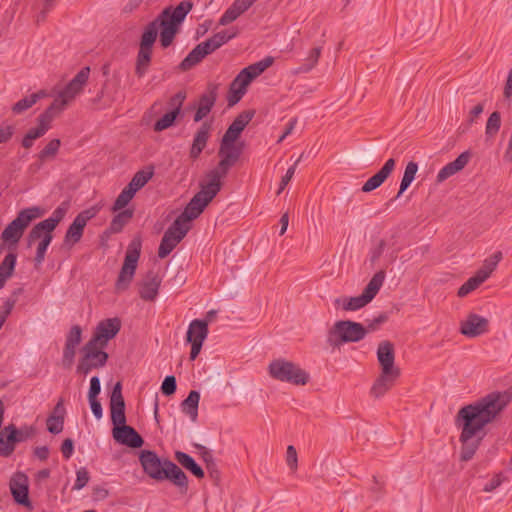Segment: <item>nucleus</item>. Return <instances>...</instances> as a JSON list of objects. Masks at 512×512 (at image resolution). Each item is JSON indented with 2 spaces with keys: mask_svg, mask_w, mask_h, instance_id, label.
Masks as SVG:
<instances>
[{
  "mask_svg": "<svg viewBox=\"0 0 512 512\" xmlns=\"http://www.w3.org/2000/svg\"><path fill=\"white\" fill-rule=\"evenodd\" d=\"M243 152V143L220 142L218 155L220 161L214 168L222 175L227 176L229 170L238 162Z\"/></svg>",
  "mask_w": 512,
  "mask_h": 512,
  "instance_id": "14",
  "label": "nucleus"
},
{
  "mask_svg": "<svg viewBox=\"0 0 512 512\" xmlns=\"http://www.w3.org/2000/svg\"><path fill=\"white\" fill-rule=\"evenodd\" d=\"M44 211L38 206L22 209L2 231L1 240L8 249L15 250L30 223L43 215Z\"/></svg>",
  "mask_w": 512,
  "mask_h": 512,
  "instance_id": "6",
  "label": "nucleus"
},
{
  "mask_svg": "<svg viewBox=\"0 0 512 512\" xmlns=\"http://www.w3.org/2000/svg\"><path fill=\"white\" fill-rule=\"evenodd\" d=\"M141 248V237H134L127 247L124 262L115 283V289L117 292L125 291L130 286L137 269Z\"/></svg>",
  "mask_w": 512,
  "mask_h": 512,
  "instance_id": "9",
  "label": "nucleus"
},
{
  "mask_svg": "<svg viewBox=\"0 0 512 512\" xmlns=\"http://www.w3.org/2000/svg\"><path fill=\"white\" fill-rule=\"evenodd\" d=\"M49 130L37 123L36 127L30 128L21 140V146L24 149H30L34 145V141L43 137Z\"/></svg>",
  "mask_w": 512,
  "mask_h": 512,
  "instance_id": "40",
  "label": "nucleus"
},
{
  "mask_svg": "<svg viewBox=\"0 0 512 512\" xmlns=\"http://www.w3.org/2000/svg\"><path fill=\"white\" fill-rule=\"evenodd\" d=\"M210 130L211 125L208 122H204L195 133L189 151V157L192 160H197L200 157L202 151L205 149L210 136Z\"/></svg>",
  "mask_w": 512,
  "mask_h": 512,
  "instance_id": "29",
  "label": "nucleus"
},
{
  "mask_svg": "<svg viewBox=\"0 0 512 512\" xmlns=\"http://www.w3.org/2000/svg\"><path fill=\"white\" fill-rule=\"evenodd\" d=\"M418 171V164L414 161L408 162V164L405 167L403 177L400 182V187L397 195L392 198L388 203L387 206L390 205V203L394 202L396 199H398L411 185L413 180L415 179V175Z\"/></svg>",
  "mask_w": 512,
  "mask_h": 512,
  "instance_id": "37",
  "label": "nucleus"
},
{
  "mask_svg": "<svg viewBox=\"0 0 512 512\" xmlns=\"http://www.w3.org/2000/svg\"><path fill=\"white\" fill-rule=\"evenodd\" d=\"M175 459L189 472H191L198 479H202L205 475L202 467L195 461V459L182 451L175 452Z\"/></svg>",
  "mask_w": 512,
  "mask_h": 512,
  "instance_id": "36",
  "label": "nucleus"
},
{
  "mask_svg": "<svg viewBox=\"0 0 512 512\" xmlns=\"http://www.w3.org/2000/svg\"><path fill=\"white\" fill-rule=\"evenodd\" d=\"M470 158V151L462 152L454 161L449 162L440 169L436 177L437 182L441 183L461 171L469 163Z\"/></svg>",
  "mask_w": 512,
  "mask_h": 512,
  "instance_id": "27",
  "label": "nucleus"
},
{
  "mask_svg": "<svg viewBox=\"0 0 512 512\" xmlns=\"http://www.w3.org/2000/svg\"><path fill=\"white\" fill-rule=\"evenodd\" d=\"M199 401L200 393L197 390H191L180 404L181 411L189 416L192 422L197 421Z\"/></svg>",
  "mask_w": 512,
  "mask_h": 512,
  "instance_id": "33",
  "label": "nucleus"
},
{
  "mask_svg": "<svg viewBox=\"0 0 512 512\" xmlns=\"http://www.w3.org/2000/svg\"><path fill=\"white\" fill-rule=\"evenodd\" d=\"M185 99L186 93L179 91L170 98L168 105L171 107V110H177V113H180Z\"/></svg>",
  "mask_w": 512,
  "mask_h": 512,
  "instance_id": "57",
  "label": "nucleus"
},
{
  "mask_svg": "<svg viewBox=\"0 0 512 512\" xmlns=\"http://www.w3.org/2000/svg\"><path fill=\"white\" fill-rule=\"evenodd\" d=\"M126 404L122 395V383L116 382L110 394V419L113 425L114 440L129 448L137 449L144 445L143 437L130 425H127Z\"/></svg>",
  "mask_w": 512,
  "mask_h": 512,
  "instance_id": "3",
  "label": "nucleus"
},
{
  "mask_svg": "<svg viewBox=\"0 0 512 512\" xmlns=\"http://www.w3.org/2000/svg\"><path fill=\"white\" fill-rule=\"evenodd\" d=\"M367 333L366 327L359 322L339 320L328 331L327 342L335 348L341 344L359 342L365 338Z\"/></svg>",
  "mask_w": 512,
  "mask_h": 512,
  "instance_id": "7",
  "label": "nucleus"
},
{
  "mask_svg": "<svg viewBox=\"0 0 512 512\" xmlns=\"http://www.w3.org/2000/svg\"><path fill=\"white\" fill-rule=\"evenodd\" d=\"M82 340V328L73 325L66 335L65 344L77 347Z\"/></svg>",
  "mask_w": 512,
  "mask_h": 512,
  "instance_id": "53",
  "label": "nucleus"
},
{
  "mask_svg": "<svg viewBox=\"0 0 512 512\" xmlns=\"http://www.w3.org/2000/svg\"><path fill=\"white\" fill-rule=\"evenodd\" d=\"M274 63V57L266 56L265 58L257 61L245 68H243L237 76L232 80L233 86L240 84V88L247 91L250 83L260 76L266 69L272 66Z\"/></svg>",
  "mask_w": 512,
  "mask_h": 512,
  "instance_id": "16",
  "label": "nucleus"
},
{
  "mask_svg": "<svg viewBox=\"0 0 512 512\" xmlns=\"http://www.w3.org/2000/svg\"><path fill=\"white\" fill-rule=\"evenodd\" d=\"M401 373H395L388 371L385 373L381 370L379 376L374 381L370 394L375 398H380L385 395L395 384Z\"/></svg>",
  "mask_w": 512,
  "mask_h": 512,
  "instance_id": "26",
  "label": "nucleus"
},
{
  "mask_svg": "<svg viewBox=\"0 0 512 512\" xmlns=\"http://www.w3.org/2000/svg\"><path fill=\"white\" fill-rule=\"evenodd\" d=\"M12 431H15V437L18 439L17 444L26 441L35 434V428L33 426L23 425L17 428L14 424H10Z\"/></svg>",
  "mask_w": 512,
  "mask_h": 512,
  "instance_id": "51",
  "label": "nucleus"
},
{
  "mask_svg": "<svg viewBox=\"0 0 512 512\" xmlns=\"http://www.w3.org/2000/svg\"><path fill=\"white\" fill-rule=\"evenodd\" d=\"M487 280V273L480 272L479 270L474 276L470 277L463 283L457 291L458 297H466L468 294L476 290L483 282Z\"/></svg>",
  "mask_w": 512,
  "mask_h": 512,
  "instance_id": "38",
  "label": "nucleus"
},
{
  "mask_svg": "<svg viewBox=\"0 0 512 512\" xmlns=\"http://www.w3.org/2000/svg\"><path fill=\"white\" fill-rule=\"evenodd\" d=\"M90 480V474L86 467H80L76 471V480L73 485V490L83 489Z\"/></svg>",
  "mask_w": 512,
  "mask_h": 512,
  "instance_id": "54",
  "label": "nucleus"
},
{
  "mask_svg": "<svg viewBox=\"0 0 512 512\" xmlns=\"http://www.w3.org/2000/svg\"><path fill=\"white\" fill-rule=\"evenodd\" d=\"M9 488L16 504L30 510L33 508L29 498V478L24 472L17 471L11 476Z\"/></svg>",
  "mask_w": 512,
  "mask_h": 512,
  "instance_id": "15",
  "label": "nucleus"
},
{
  "mask_svg": "<svg viewBox=\"0 0 512 512\" xmlns=\"http://www.w3.org/2000/svg\"><path fill=\"white\" fill-rule=\"evenodd\" d=\"M192 203H188L183 212L174 220L179 221L180 225H189V222L198 218L202 213Z\"/></svg>",
  "mask_w": 512,
  "mask_h": 512,
  "instance_id": "48",
  "label": "nucleus"
},
{
  "mask_svg": "<svg viewBox=\"0 0 512 512\" xmlns=\"http://www.w3.org/2000/svg\"><path fill=\"white\" fill-rule=\"evenodd\" d=\"M17 254L9 252L0 263V276L8 280L15 271Z\"/></svg>",
  "mask_w": 512,
  "mask_h": 512,
  "instance_id": "43",
  "label": "nucleus"
},
{
  "mask_svg": "<svg viewBox=\"0 0 512 512\" xmlns=\"http://www.w3.org/2000/svg\"><path fill=\"white\" fill-rule=\"evenodd\" d=\"M384 279L385 272L380 270L373 275L361 295L356 297L337 298L334 304L339 305L342 303V308L345 311H357L366 306L375 298L383 285Z\"/></svg>",
  "mask_w": 512,
  "mask_h": 512,
  "instance_id": "10",
  "label": "nucleus"
},
{
  "mask_svg": "<svg viewBox=\"0 0 512 512\" xmlns=\"http://www.w3.org/2000/svg\"><path fill=\"white\" fill-rule=\"evenodd\" d=\"M139 462L143 472L155 481L167 480L179 488L181 493L188 490V477L185 472L168 458H160L155 451L142 450Z\"/></svg>",
  "mask_w": 512,
  "mask_h": 512,
  "instance_id": "4",
  "label": "nucleus"
},
{
  "mask_svg": "<svg viewBox=\"0 0 512 512\" xmlns=\"http://www.w3.org/2000/svg\"><path fill=\"white\" fill-rule=\"evenodd\" d=\"M179 115L180 113H177V110L168 111L154 123V131L161 132L172 127Z\"/></svg>",
  "mask_w": 512,
  "mask_h": 512,
  "instance_id": "46",
  "label": "nucleus"
},
{
  "mask_svg": "<svg viewBox=\"0 0 512 512\" xmlns=\"http://www.w3.org/2000/svg\"><path fill=\"white\" fill-rule=\"evenodd\" d=\"M162 283V278L158 273L150 270L147 272L143 281L139 284V296L144 301H154Z\"/></svg>",
  "mask_w": 512,
  "mask_h": 512,
  "instance_id": "23",
  "label": "nucleus"
},
{
  "mask_svg": "<svg viewBox=\"0 0 512 512\" xmlns=\"http://www.w3.org/2000/svg\"><path fill=\"white\" fill-rule=\"evenodd\" d=\"M101 392V382L98 376H93L90 379V386L88 390V399L98 398Z\"/></svg>",
  "mask_w": 512,
  "mask_h": 512,
  "instance_id": "59",
  "label": "nucleus"
},
{
  "mask_svg": "<svg viewBox=\"0 0 512 512\" xmlns=\"http://www.w3.org/2000/svg\"><path fill=\"white\" fill-rule=\"evenodd\" d=\"M377 360L381 370L401 373L395 366V348L394 344L388 340L379 343L377 348Z\"/></svg>",
  "mask_w": 512,
  "mask_h": 512,
  "instance_id": "21",
  "label": "nucleus"
},
{
  "mask_svg": "<svg viewBox=\"0 0 512 512\" xmlns=\"http://www.w3.org/2000/svg\"><path fill=\"white\" fill-rule=\"evenodd\" d=\"M76 354V347L71 345H64L63 348V356H62V364L65 368H70L74 363V358Z\"/></svg>",
  "mask_w": 512,
  "mask_h": 512,
  "instance_id": "56",
  "label": "nucleus"
},
{
  "mask_svg": "<svg viewBox=\"0 0 512 512\" xmlns=\"http://www.w3.org/2000/svg\"><path fill=\"white\" fill-rule=\"evenodd\" d=\"M152 176L153 171L139 170L134 174L131 181L126 186L131 187L133 192L136 194L138 190L143 188L148 183Z\"/></svg>",
  "mask_w": 512,
  "mask_h": 512,
  "instance_id": "44",
  "label": "nucleus"
},
{
  "mask_svg": "<svg viewBox=\"0 0 512 512\" xmlns=\"http://www.w3.org/2000/svg\"><path fill=\"white\" fill-rule=\"evenodd\" d=\"M511 397L506 393L492 392L475 403L462 407L456 417L455 424L461 428L459 440L461 442L460 460H471L478 450L482 437L473 440L485 426L491 423L496 416L509 404Z\"/></svg>",
  "mask_w": 512,
  "mask_h": 512,
  "instance_id": "2",
  "label": "nucleus"
},
{
  "mask_svg": "<svg viewBox=\"0 0 512 512\" xmlns=\"http://www.w3.org/2000/svg\"><path fill=\"white\" fill-rule=\"evenodd\" d=\"M105 348L98 344L88 341L81 349V357L76 367V373L86 376L93 369H98L106 365L109 355L104 351Z\"/></svg>",
  "mask_w": 512,
  "mask_h": 512,
  "instance_id": "11",
  "label": "nucleus"
},
{
  "mask_svg": "<svg viewBox=\"0 0 512 512\" xmlns=\"http://www.w3.org/2000/svg\"><path fill=\"white\" fill-rule=\"evenodd\" d=\"M90 76V67H83L68 84L60 91L59 98L66 101L68 104L73 100L80 92L83 91L84 86L87 84Z\"/></svg>",
  "mask_w": 512,
  "mask_h": 512,
  "instance_id": "19",
  "label": "nucleus"
},
{
  "mask_svg": "<svg viewBox=\"0 0 512 512\" xmlns=\"http://www.w3.org/2000/svg\"><path fill=\"white\" fill-rule=\"evenodd\" d=\"M254 114V110H245L241 112L229 125L221 141L235 143V141L240 137L242 131L254 117Z\"/></svg>",
  "mask_w": 512,
  "mask_h": 512,
  "instance_id": "22",
  "label": "nucleus"
},
{
  "mask_svg": "<svg viewBox=\"0 0 512 512\" xmlns=\"http://www.w3.org/2000/svg\"><path fill=\"white\" fill-rule=\"evenodd\" d=\"M192 8L193 3L190 0L181 1L176 7L168 6L144 27L140 36L134 69V73L139 79L149 71L158 34L160 46L163 49L170 47Z\"/></svg>",
  "mask_w": 512,
  "mask_h": 512,
  "instance_id": "1",
  "label": "nucleus"
},
{
  "mask_svg": "<svg viewBox=\"0 0 512 512\" xmlns=\"http://www.w3.org/2000/svg\"><path fill=\"white\" fill-rule=\"evenodd\" d=\"M190 230V225H180L179 221H174L164 232L158 248V257L166 258L184 239Z\"/></svg>",
  "mask_w": 512,
  "mask_h": 512,
  "instance_id": "13",
  "label": "nucleus"
},
{
  "mask_svg": "<svg viewBox=\"0 0 512 512\" xmlns=\"http://www.w3.org/2000/svg\"><path fill=\"white\" fill-rule=\"evenodd\" d=\"M218 96V85L209 83L207 90L203 93L198 102L197 110L194 114V121L199 122L204 119L212 110Z\"/></svg>",
  "mask_w": 512,
  "mask_h": 512,
  "instance_id": "20",
  "label": "nucleus"
},
{
  "mask_svg": "<svg viewBox=\"0 0 512 512\" xmlns=\"http://www.w3.org/2000/svg\"><path fill=\"white\" fill-rule=\"evenodd\" d=\"M502 258L503 255L501 251L494 252L489 258L485 260L483 268L479 269V271L487 273L488 279L491 273L496 269L497 265L502 260Z\"/></svg>",
  "mask_w": 512,
  "mask_h": 512,
  "instance_id": "50",
  "label": "nucleus"
},
{
  "mask_svg": "<svg viewBox=\"0 0 512 512\" xmlns=\"http://www.w3.org/2000/svg\"><path fill=\"white\" fill-rule=\"evenodd\" d=\"M396 166V161L393 158H389L384 165L380 168L378 172H376L373 176H371L362 186L361 190L365 193H369L377 188H379L390 176V174L394 171Z\"/></svg>",
  "mask_w": 512,
  "mask_h": 512,
  "instance_id": "25",
  "label": "nucleus"
},
{
  "mask_svg": "<svg viewBox=\"0 0 512 512\" xmlns=\"http://www.w3.org/2000/svg\"><path fill=\"white\" fill-rule=\"evenodd\" d=\"M505 480V477L502 473L496 474L491 478V480L485 484L483 491L492 492L497 489Z\"/></svg>",
  "mask_w": 512,
  "mask_h": 512,
  "instance_id": "62",
  "label": "nucleus"
},
{
  "mask_svg": "<svg viewBox=\"0 0 512 512\" xmlns=\"http://www.w3.org/2000/svg\"><path fill=\"white\" fill-rule=\"evenodd\" d=\"M268 372L273 379L296 386L306 385L310 379L308 372L298 364L285 359H275L270 362Z\"/></svg>",
  "mask_w": 512,
  "mask_h": 512,
  "instance_id": "8",
  "label": "nucleus"
},
{
  "mask_svg": "<svg viewBox=\"0 0 512 512\" xmlns=\"http://www.w3.org/2000/svg\"><path fill=\"white\" fill-rule=\"evenodd\" d=\"M69 206L68 201H63L49 218L34 225L28 233L26 238L28 247H31L36 240L40 239L34 258L35 265L43 263L48 247L53 240V231L66 216Z\"/></svg>",
  "mask_w": 512,
  "mask_h": 512,
  "instance_id": "5",
  "label": "nucleus"
},
{
  "mask_svg": "<svg viewBox=\"0 0 512 512\" xmlns=\"http://www.w3.org/2000/svg\"><path fill=\"white\" fill-rule=\"evenodd\" d=\"M208 333L209 329L207 323L200 321V319H194L190 322L186 332V341L204 343Z\"/></svg>",
  "mask_w": 512,
  "mask_h": 512,
  "instance_id": "31",
  "label": "nucleus"
},
{
  "mask_svg": "<svg viewBox=\"0 0 512 512\" xmlns=\"http://www.w3.org/2000/svg\"><path fill=\"white\" fill-rule=\"evenodd\" d=\"M134 210L131 208L120 210L111 220L109 227L105 231L107 234H117L122 232L125 225L133 218Z\"/></svg>",
  "mask_w": 512,
  "mask_h": 512,
  "instance_id": "34",
  "label": "nucleus"
},
{
  "mask_svg": "<svg viewBox=\"0 0 512 512\" xmlns=\"http://www.w3.org/2000/svg\"><path fill=\"white\" fill-rule=\"evenodd\" d=\"M253 4L254 3L251 0H234L233 3L221 15L218 22L219 25L226 26L232 23L242 14L248 11L253 6Z\"/></svg>",
  "mask_w": 512,
  "mask_h": 512,
  "instance_id": "28",
  "label": "nucleus"
},
{
  "mask_svg": "<svg viewBox=\"0 0 512 512\" xmlns=\"http://www.w3.org/2000/svg\"><path fill=\"white\" fill-rule=\"evenodd\" d=\"M47 96L48 93L46 92V90H39L17 101L15 104H13L11 110L15 115L22 114L26 110L31 108L34 104H36L40 99L45 98Z\"/></svg>",
  "mask_w": 512,
  "mask_h": 512,
  "instance_id": "35",
  "label": "nucleus"
},
{
  "mask_svg": "<svg viewBox=\"0 0 512 512\" xmlns=\"http://www.w3.org/2000/svg\"><path fill=\"white\" fill-rule=\"evenodd\" d=\"M100 210L101 205L95 204L79 212L65 233L64 243L70 246L78 243L83 236L88 221L96 217Z\"/></svg>",
  "mask_w": 512,
  "mask_h": 512,
  "instance_id": "12",
  "label": "nucleus"
},
{
  "mask_svg": "<svg viewBox=\"0 0 512 512\" xmlns=\"http://www.w3.org/2000/svg\"><path fill=\"white\" fill-rule=\"evenodd\" d=\"M205 57L201 49L196 45L180 62L178 68L183 72L188 71L199 64Z\"/></svg>",
  "mask_w": 512,
  "mask_h": 512,
  "instance_id": "39",
  "label": "nucleus"
},
{
  "mask_svg": "<svg viewBox=\"0 0 512 512\" xmlns=\"http://www.w3.org/2000/svg\"><path fill=\"white\" fill-rule=\"evenodd\" d=\"M47 430L54 435L62 432L64 426L63 415H49L46 420Z\"/></svg>",
  "mask_w": 512,
  "mask_h": 512,
  "instance_id": "49",
  "label": "nucleus"
},
{
  "mask_svg": "<svg viewBox=\"0 0 512 512\" xmlns=\"http://www.w3.org/2000/svg\"><path fill=\"white\" fill-rule=\"evenodd\" d=\"M120 329L121 320L118 317L106 318L97 324L90 341L106 348L108 342L119 333Z\"/></svg>",
  "mask_w": 512,
  "mask_h": 512,
  "instance_id": "17",
  "label": "nucleus"
},
{
  "mask_svg": "<svg viewBox=\"0 0 512 512\" xmlns=\"http://www.w3.org/2000/svg\"><path fill=\"white\" fill-rule=\"evenodd\" d=\"M501 127V114L498 111H494L488 117L485 127L486 138H494L499 132Z\"/></svg>",
  "mask_w": 512,
  "mask_h": 512,
  "instance_id": "47",
  "label": "nucleus"
},
{
  "mask_svg": "<svg viewBox=\"0 0 512 512\" xmlns=\"http://www.w3.org/2000/svg\"><path fill=\"white\" fill-rule=\"evenodd\" d=\"M61 147V141L58 138L50 140L47 145L37 154L40 164H43L48 159L54 158ZM41 165H39L40 167Z\"/></svg>",
  "mask_w": 512,
  "mask_h": 512,
  "instance_id": "41",
  "label": "nucleus"
},
{
  "mask_svg": "<svg viewBox=\"0 0 512 512\" xmlns=\"http://www.w3.org/2000/svg\"><path fill=\"white\" fill-rule=\"evenodd\" d=\"M322 47H314L310 50L309 55L304 60V62L297 68V73H308L310 72L318 63L319 58L321 56Z\"/></svg>",
  "mask_w": 512,
  "mask_h": 512,
  "instance_id": "42",
  "label": "nucleus"
},
{
  "mask_svg": "<svg viewBox=\"0 0 512 512\" xmlns=\"http://www.w3.org/2000/svg\"><path fill=\"white\" fill-rule=\"evenodd\" d=\"M66 101H63L61 98L55 99L38 117L37 123H40L46 129L50 130L52 127V122L55 117L60 114L65 106Z\"/></svg>",
  "mask_w": 512,
  "mask_h": 512,
  "instance_id": "30",
  "label": "nucleus"
},
{
  "mask_svg": "<svg viewBox=\"0 0 512 512\" xmlns=\"http://www.w3.org/2000/svg\"><path fill=\"white\" fill-rule=\"evenodd\" d=\"M388 321V314L387 313H381L379 314L376 318H374L373 320L369 321L366 329L368 330V333L369 332H374L376 331L380 325L386 323Z\"/></svg>",
  "mask_w": 512,
  "mask_h": 512,
  "instance_id": "61",
  "label": "nucleus"
},
{
  "mask_svg": "<svg viewBox=\"0 0 512 512\" xmlns=\"http://www.w3.org/2000/svg\"><path fill=\"white\" fill-rule=\"evenodd\" d=\"M246 92L247 91L243 90L242 88L236 90L233 86V83H230L227 93L228 107H233L238 102H240Z\"/></svg>",
  "mask_w": 512,
  "mask_h": 512,
  "instance_id": "55",
  "label": "nucleus"
},
{
  "mask_svg": "<svg viewBox=\"0 0 512 512\" xmlns=\"http://www.w3.org/2000/svg\"><path fill=\"white\" fill-rule=\"evenodd\" d=\"M134 196L135 193L133 192V189L131 187L125 186L120 192V194L117 196L116 200L114 201L111 207V211L117 212L124 209L130 203Z\"/></svg>",
  "mask_w": 512,
  "mask_h": 512,
  "instance_id": "45",
  "label": "nucleus"
},
{
  "mask_svg": "<svg viewBox=\"0 0 512 512\" xmlns=\"http://www.w3.org/2000/svg\"><path fill=\"white\" fill-rule=\"evenodd\" d=\"M198 47L201 49V51L203 52V54L205 56H208V55L212 54L214 51H216L217 49H219L217 47V44H215V42L213 41V39L211 37L206 39L205 41L199 43Z\"/></svg>",
  "mask_w": 512,
  "mask_h": 512,
  "instance_id": "64",
  "label": "nucleus"
},
{
  "mask_svg": "<svg viewBox=\"0 0 512 512\" xmlns=\"http://www.w3.org/2000/svg\"><path fill=\"white\" fill-rule=\"evenodd\" d=\"M286 462L288 467L295 471L297 469L298 459H297V451L293 445H289L286 451Z\"/></svg>",
  "mask_w": 512,
  "mask_h": 512,
  "instance_id": "60",
  "label": "nucleus"
},
{
  "mask_svg": "<svg viewBox=\"0 0 512 512\" xmlns=\"http://www.w3.org/2000/svg\"><path fill=\"white\" fill-rule=\"evenodd\" d=\"M15 434L10 424L0 432V456L9 457L14 452L18 440Z\"/></svg>",
  "mask_w": 512,
  "mask_h": 512,
  "instance_id": "32",
  "label": "nucleus"
},
{
  "mask_svg": "<svg viewBox=\"0 0 512 512\" xmlns=\"http://www.w3.org/2000/svg\"><path fill=\"white\" fill-rule=\"evenodd\" d=\"M225 177V175H222L217 170L211 169L206 173L207 181L200 185V191L198 193L211 202L221 191L223 186L222 180Z\"/></svg>",
  "mask_w": 512,
  "mask_h": 512,
  "instance_id": "24",
  "label": "nucleus"
},
{
  "mask_svg": "<svg viewBox=\"0 0 512 512\" xmlns=\"http://www.w3.org/2000/svg\"><path fill=\"white\" fill-rule=\"evenodd\" d=\"M459 331L468 338H475L489 331V321L481 315L469 313L466 319L461 321Z\"/></svg>",
  "mask_w": 512,
  "mask_h": 512,
  "instance_id": "18",
  "label": "nucleus"
},
{
  "mask_svg": "<svg viewBox=\"0 0 512 512\" xmlns=\"http://www.w3.org/2000/svg\"><path fill=\"white\" fill-rule=\"evenodd\" d=\"M160 390L164 396L174 395L177 390L176 377L174 375H167L161 384Z\"/></svg>",
  "mask_w": 512,
  "mask_h": 512,
  "instance_id": "52",
  "label": "nucleus"
},
{
  "mask_svg": "<svg viewBox=\"0 0 512 512\" xmlns=\"http://www.w3.org/2000/svg\"><path fill=\"white\" fill-rule=\"evenodd\" d=\"M61 453L65 460H69L74 453V441L71 438H66L61 444Z\"/></svg>",
  "mask_w": 512,
  "mask_h": 512,
  "instance_id": "63",
  "label": "nucleus"
},
{
  "mask_svg": "<svg viewBox=\"0 0 512 512\" xmlns=\"http://www.w3.org/2000/svg\"><path fill=\"white\" fill-rule=\"evenodd\" d=\"M196 448L200 450L202 459L206 463L207 470H211L212 467L216 466V463L210 450H208L205 446L200 444H196Z\"/></svg>",
  "mask_w": 512,
  "mask_h": 512,
  "instance_id": "58",
  "label": "nucleus"
}]
</instances>
